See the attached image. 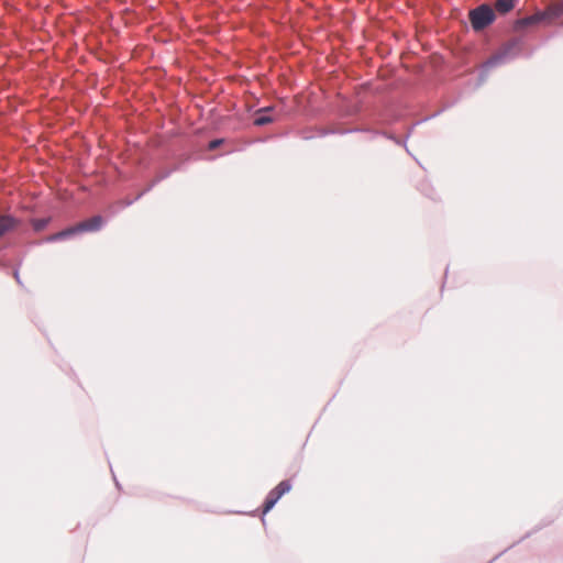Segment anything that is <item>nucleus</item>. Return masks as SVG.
Instances as JSON below:
<instances>
[{"instance_id":"1","label":"nucleus","mask_w":563,"mask_h":563,"mask_svg":"<svg viewBox=\"0 0 563 563\" xmlns=\"http://www.w3.org/2000/svg\"><path fill=\"white\" fill-rule=\"evenodd\" d=\"M468 19L473 30L479 32L495 21L496 14L490 5L481 4L468 12Z\"/></svg>"},{"instance_id":"2","label":"nucleus","mask_w":563,"mask_h":563,"mask_svg":"<svg viewBox=\"0 0 563 563\" xmlns=\"http://www.w3.org/2000/svg\"><path fill=\"white\" fill-rule=\"evenodd\" d=\"M102 224H103L102 217L93 216L90 219L81 221L71 228H68L64 231L56 233L49 240L65 239L67 236H70L76 233H81V232H95V231L100 230Z\"/></svg>"},{"instance_id":"3","label":"nucleus","mask_w":563,"mask_h":563,"mask_svg":"<svg viewBox=\"0 0 563 563\" xmlns=\"http://www.w3.org/2000/svg\"><path fill=\"white\" fill-rule=\"evenodd\" d=\"M290 489L291 485L288 481H282L274 489H272L263 505V515H266L282 498V496L288 493Z\"/></svg>"},{"instance_id":"4","label":"nucleus","mask_w":563,"mask_h":563,"mask_svg":"<svg viewBox=\"0 0 563 563\" xmlns=\"http://www.w3.org/2000/svg\"><path fill=\"white\" fill-rule=\"evenodd\" d=\"M541 22H547L548 23V15H547L545 10L544 11H538V12H536L534 14H532L530 16H526V18L517 20L516 23H515V30L516 31H521V30H525V29H527L529 26L537 25V24H539Z\"/></svg>"},{"instance_id":"5","label":"nucleus","mask_w":563,"mask_h":563,"mask_svg":"<svg viewBox=\"0 0 563 563\" xmlns=\"http://www.w3.org/2000/svg\"><path fill=\"white\" fill-rule=\"evenodd\" d=\"M19 223V220L10 214H0V240L14 231Z\"/></svg>"},{"instance_id":"6","label":"nucleus","mask_w":563,"mask_h":563,"mask_svg":"<svg viewBox=\"0 0 563 563\" xmlns=\"http://www.w3.org/2000/svg\"><path fill=\"white\" fill-rule=\"evenodd\" d=\"M548 15V23L554 21H563V0L550 3L545 9Z\"/></svg>"},{"instance_id":"7","label":"nucleus","mask_w":563,"mask_h":563,"mask_svg":"<svg viewBox=\"0 0 563 563\" xmlns=\"http://www.w3.org/2000/svg\"><path fill=\"white\" fill-rule=\"evenodd\" d=\"M517 3V0H495V10L500 14L510 12Z\"/></svg>"},{"instance_id":"8","label":"nucleus","mask_w":563,"mask_h":563,"mask_svg":"<svg viewBox=\"0 0 563 563\" xmlns=\"http://www.w3.org/2000/svg\"><path fill=\"white\" fill-rule=\"evenodd\" d=\"M268 110H269L268 108L258 110V115L254 120L255 125L262 126V125H265L273 121V119L271 117L263 114L264 112H266Z\"/></svg>"},{"instance_id":"9","label":"nucleus","mask_w":563,"mask_h":563,"mask_svg":"<svg viewBox=\"0 0 563 563\" xmlns=\"http://www.w3.org/2000/svg\"><path fill=\"white\" fill-rule=\"evenodd\" d=\"M221 143H222L221 140H213V141L210 142L209 147L211 150H213V148L218 147Z\"/></svg>"},{"instance_id":"10","label":"nucleus","mask_w":563,"mask_h":563,"mask_svg":"<svg viewBox=\"0 0 563 563\" xmlns=\"http://www.w3.org/2000/svg\"><path fill=\"white\" fill-rule=\"evenodd\" d=\"M499 60H500V57H494V58L489 59L487 64L490 66H494L497 63H499Z\"/></svg>"},{"instance_id":"11","label":"nucleus","mask_w":563,"mask_h":563,"mask_svg":"<svg viewBox=\"0 0 563 563\" xmlns=\"http://www.w3.org/2000/svg\"><path fill=\"white\" fill-rule=\"evenodd\" d=\"M45 225V221L38 222V224L35 225L37 230L42 229Z\"/></svg>"}]
</instances>
